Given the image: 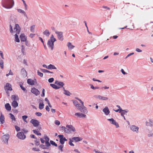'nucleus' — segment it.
Wrapping results in <instances>:
<instances>
[{"label": "nucleus", "mask_w": 153, "mask_h": 153, "mask_svg": "<svg viewBox=\"0 0 153 153\" xmlns=\"http://www.w3.org/2000/svg\"><path fill=\"white\" fill-rule=\"evenodd\" d=\"M1 3L2 6L7 9L12 8L14 4L13 0H2Z\"/></svg>", "instance_id": "1"}, {"label": "nucleus", "mask_w": 153, "mask_h": 153, "mask_svg": "<svg viewBox=\"0 0 153 153\" xmlns=\"http://www.w3.org/2000/svg\"><path fill=\"white\" fill-rule=\"evenodd\" d=\"M56 41V39L54 37L53 35L52 34L50 39H48L47 42V45L48 47L51 48V50L53 49L54 42Z\"/></svg>", "instance_id": "2"}, {"label": "nucleus", "mask_w": 153, "mask_h": 153, "mask_svg": "<svg viewBox=\"0 0 153 153\" xmlns=\"http://www.w3.org/2000/svg\"><path fill=\"white\" fill-rule=\"evenodd\" d=\"M66 127L67 128V129L68 130V132L67 133H69L72 131L74 132L76 131L75 128L72 125H67Z\"/></svg>", "instance_id": "3"}, {"label": "nucleus", "mask_w": 153, "mask_h": 153, "mask_svg": "<svg viewBox=\"0 0 153 153\" xmlns=\"http://www.w3.org/2000/svg\"><path fill=\"white\" fill-rule=\"evenodd\" d=\"M30 122L35 127H37L39 125V122L36 119H32Z\"/></svg>", "instance_id": "4"}, {"label": "nucleus", "mask_w": 153, "mask_h": 153, "mask_svg": "<svg viewBox=\"0 0 153 153\" xmlns=\"http://www.w3.org/2000/svg\"><path fill=\"white\" fill-rule=\"evenodd\" d=\"M55 33L57 34V37L58 39L61 41H62L63 39V32L61 31H55Z\"/></svg>", "instance_id": "5"}, {"label": "nucleus", "mask_w": 153, "mask_h": 153, "mask_svg": "<svg viewBox=\"0 0 153 153\" xmlns=\"http://www.w3.org/2000/svg\"><path fill=\"white\" fill-rule=\"evenodd\" d=\"M16 136L19 138L21 140H24L26 137V136L24 133L22 132H19L18 133Z\"/></svg>", "instance_id": "6"}, {"label": "nucleus", "mask_w": 153, "mask_h": 153, "mask_svg": "<svg viewBox=\"0 0 153 153\" xmlns=\"http://www.w3.org/2000/svg\"><path fill=\"white\" fill-rule=\"evenodd\" d=\"M9 137V135L8 134L3 135L2 137V139L4 143L5 142L7 144L8 141Z\"/></svg>", "instance_id": "7"}, {"label": "nucleus", "mask_w": 153, "mask_h": 153, "mask_svg": "<svg viewBox=\"0 0 153 153\" xmlns=\"http://www.w3.org/2000/svg\"><path fill=\"white\" fill-rule=\"evenodd\" d=\"M107 120L110 121L111 124L115 125L116 128H118L119 127L118 123L113 118L108 119H107Z\"/></svg>", "instance_id": "8"}, {"label": "nucleus", "mask_w": 153, "mask_h": 153, "mask_svg": "<svg viewBox=\"0 0 153 153\" xmlns=\"http://www.w3.org/2000/svg\"><path fill=\"white\" fill-rule=\"evenodd\" d=\"M13 29L14 30H15V32L16 33L19 34L21 30V28L18 24H15V27Z\"/></svg>", "instance_id": "9"}, {"label": "nucleus", "mask_w": 153, "mask_h": 153, "mask_svg": "<svg viewBox=\"0 0 153 153\" xmlns=\"http://www.w3.org/2000/svg\"><path fill=\"white\" fill-rule=\"evenodd\" d=\"M31 91L32 93L36 96H37L40 94V91L34 87L32 88Z\"/></svg>", "instance_id": "10"}, {"label": "nucleus", "mask_w": 153, "mask_h": 153, "mask_svg": "<svg viewBox=\"0 0 153 153\" xmlns=\"http://www.w3.org/2000/svg\"><path fill=\"white\" fill-rule=\"evenodd\" d=\"M4 88L7 94V91H11L12 90V88L11 87V85L9 83H6V85L4 87Z\"/></svg>", "instance_id": "11"}, {"label": "nucleus", "mask_w": 153, "mask_h": 153, "mask_svg": "<svg viewBox=\"0 0 153 153\" xmlns=\"http://www.w3.org/2000/svg\"><path fill=\"white\" fill-rule=\"evenodd\" d=\"M85 108L80 106V107L77 108V109L79 110L81 112L86 114L87 113L88 111L87 110V108L85 107Z\"/></svg>", "instance_id": "12"}, {"label": "nucleus", "mask_w": 153, "mask_h": 153, "mask_svg": "<svg viewBox=\"0 0 153 153\" xmlns=\"http://www.w3.org/2000/svg\"><path fill=\"white\" fill-rule=\"evenodd\" d=\"M19 38L22 42H25L27 39V37L24 33H22L20 36Z\"/></svg>", "instance_id": "13"}, {"label": "nucleus", "mask_w": 153, "mask_h": 153, "mask_svg": "<svg viewBox=\"0 0 153 153\" xmlns=\"http://www.w3.org/2000/svg\"><path fill=\"white\" fill-rule=\"evenodd\" d=\"M130 129L134 131H135L136 133L138 132L139 128L135 125H132L130 126Z\"/></svg>", "instance_id": "14"}, {"label": "nucleus", "mask_w": 153, "mask_h": 153, "mask_svg": "<svg viewBox=\"0 0 153 153\" xmlns=\"http://www.w3.org/2000/svg\"><path fill=\"white\" fill-rule=\"evenodd\" d=\"M75 115L79 118L85 117H86V115L80 113H75Z\"/></svg>", "instance_id": "15"}, {"label": "nucleus", "mask_w": 153, "mask_h": 153, "mask_svg": "<svg viewBox=\"0 0 153 153\" xmlns=\"http://www.w3.org/2000/svg\"><path fill=\"white\" fill-rule=\"evenodd\" d=\"M102 111L106 115H108L110 112L109 109L107 107H105L102 110Z\"/></svg>", "instance_id": "16"}, {"label": "nucleus", "mask_w": 153, "mask_h": 153, "mask_svg": "<svg viewBox=\"0 0 153 153\" xmlns=\"http://www.w3.org/2000/svg\"><path fill=\"white\" fill-rule=\"evenodd\" d=\"M5 122V118L4 115L1 113L0 116V123L1 124H4Z\"/></svg>", "instance_id": "17"}, {"label": "nucleus", "mask_w": 153, "mask_h": 153, "mask_svg": "<svg viewBox=\"0 0 153 153\" xmlns=\"http://www.w3.org/2000/svg\"><path fill=\"white\" fill-rule=\"evenodd\" d=\"M58 137L59 138V143L62 145H63L65 142L63 139V134H59Z\"/></svg>", "instance_id": "18"}, {"label": "nucleus", "mask_w": 153, "mask_h": 153, "mask_svg": "<svg viewBox=\"0 0 153 153\" xmlns=\"http://www.w3.org/2000/svg\"><path fill=\"white\" fill-rule=\"evenodd\" d=\"M17 10L18 12L22 13L24 16L27 19L28 18L27 14L24 10L20 9H17Z\"/></svg>", "instance_id": "19"}, {"label": "nucleus", "mask_w": 153, "mask_h": 153, "mask_svg": "<svg viewBox=\"0 0 153 153\" xmlns=\"http://www.w3.org/2000/svg\"><path fill=\"white\" fill-rule=\"evenodd\" d=\"M73 140H74L75 142H78L82 140V138L79 137H74L72 138Z\"/></svg>", "instance_id": "20"}, {"label": "nucleus", "mask_w": 153, "mask_h": 153, "mask_svg": "<svg viewBox=\"0 0 153 153\" xmlns=\"http://www.w3.org/2000/svg\"><path fill=\"white\" fill-rule=\"evenodd\" d=\"M18 103L16 100H13L11 103V105L13 107L16 108L18 106Z\"/></svg>", "instance_id": "21"}, {"label": "nucleus", "mask_w": 153, "mask_h": 153, "mask_svg": "<svg viewBox=\"0 0 153 153\" xmlns=\"http://www.w3.org/2000/svg\"><path fill=\"white\" fill-rule=\"evenodd\" d=\"M5 107L6 110L8 111H10L11 110V106L8 103H7L5 105Z\"/></svg>", "instance_id": "22"}, {"label": "nucleus", "mask_w": 153, "mask_h": 153, "mask_svg": "<svg viewBox=\"0 0 153 153\" xmlns=\"http://www.w3.org/2000/svg\"><path fill=\"white\" fill-rule=\"evenodd\" d=\"M73 103L75 106L77 108H78L80 106V104H79L77 100H72Z\"/></svg>", "instance_id": "23"}, {"label": "nucleus", "mask_w": 153, "mask_h": 153, "mask_svg": "<svg viewBox=\"0 0 153 153\" xmlns=\"http://www.w3.org/2000/svg\"><path fill=\"white\" fill-rule=\"evenodd\" d=\"M27 82V83L30 85H34L33 80L31 79H28Z\"/></svg>", "instance_id": "24"}, {"label": "nucleus", "mask_w": 153, "mask_h": 153, "mask_svg": "<svg viewBox=\"0 0 153 153\" xmlns=\"http://www.w3.org/2000/svg\"><path fill=\"white\" fill-rule=\"evenodd\" d=\"M67 46L68 49L70 50H71L75 47V46L72 45L71 43L69 42H68Z\"/></svg>", "instance_id": "25"}, {"label": "nucleus", "mask_w": 153, "mask_h": 153, "mask_svg": "<svg viewBox=\"0 0 153 153\" xmlns=\"http://www.w3.org/2000/svg\"><path fill=\"white\" fill-rule=\"evenodd\" d=\"M48 69L49 70L56 69V68L54 65L52 64H50L48 66Z\"/></svg>", "instance_id": "26"}, {"label": "nucleus", "mask_w": 153, "mask_h": 153, "mask_svg": "<svg viewBox=\"0 0 153 153\" xmlns=\"http://www.w3.org/2000/svg\"><path fill=\"white\" fill-rule=\"evenodd\" d=\"M50 85L53 88L56 89H59L60 87L59 86H57V85L54 84H50Z\"/></svg>", "instance_id": "27"}, {"label": "nucleus", "mask_w": 153, "mask_h": 153, "mask_svg": "<svg viewBox=\"0 0 153 153\" xmlns=\"http://www.w3.org/2000/svg\"><path fill=\"white\" fill-rule=\"evenodd\" d=\"M18 33H16L14 35L15 36V42H20V40L19 38V36L18 35H17Z\"/></svg>", "instance_id": "28"}, {"label": "nucleus", "mask_w": 153, "mask_h": 153, "mask_svg": "<svg viewBox=\"0 0 153 153\" xmlns=\"http://www.w3.org/2000/svg\"><path fill=\"white\" fill-rule=\"evenodd\" d=\"M43 33L47 36L48 37L50 35V33L49 32L48 30H46L43 32Z\"/></svg>", "instance_id": "29"}, {"label": "nucleus", "mask_w": 153, "mask_h": 153, "mask_svg": "<svg viewBox=\"0 0 153 153\" xmlns=\"http://www.w3.org/2000/svg\"><path fill=\"white\" fill-rule=\"evenodd\" d=\"M21 47H22V49L21 50V52L23 55H25L26 54V53L25 52V48L24 46L23 45H22Z\"/></svg>", "instance_id": "30"}, {"label": "nucleus", "mask_w": 153, "mask_h": 153, "mask_svg": "<svg viewBox=\"0 0 153 153\" xmlns=\"http://www.w3.org/2000/svg\"><path fill=\"white\" fill-rule=\"evenodd\" d=\"M19 86L21 89L24 91V92L26 93L27 92V90L26 89L22 86V84H20Z\"/></svg>", "instance_id": "31"}, {"label": "nucleus", "mask_w": 153, "mask_h": 153, "mask_svg": "<svg viewBox=\"0 0 153 153\" xmlns=\"http://www.w3.org/2000/svg\"><path fill=\"white\" fill-rule=\"evenodd\" d=\"M21 72L24 76L27 75V72L24 68H23L22 69Z\"/></svg>", "instance_id": "32"}, {"label": "nucleus", "mask_w": 153, "mask_h": 153, "mask_svg": "<svg viewBox=\"0 0 153 153\" xmlns=\"http://www.w3.org/2000/svg\"><path fill=\"white\" fill-rule=\"evenodd\" d=\"M44 105L43 102L42 103H39V109L42 110L43 109L44 107Z\"/></svg>", "instance_id": "33"}, {"label": "nucleus", "mask_w": 153, "mask_h": 153, "mask_svg": "<svg viewBox=\"0 0 153 153\" xmlns=\"http://www.w3.org/2000/svg\"><path fill=\"white\" fill-rule=\"evenodd\" d=\"M35 25H33L30 27V31L32 33H34L35 32Z\"/></svg>", "instance_id": "34"}, {"label": "nucleus", "mask_w": 153, "mask_h": 153, "mask_svg": "<svg viewBox=\"0 0 153 153\" xmlns=\"http://www.w3.org/2000/svg\"><path fill=\"white\" fill-rule=\"evenodd\" d=\"M9 115L10 116V118L13 120H14V121H15L16 119V118H15V117H14V115L12 113L9 114Z\"/></svg>", "instance_id": "35"}, {"label": "nucleus", "mask_w": 153, "mask_h": 153, "mask_svg": "<svg viewBox=\"0 0 153 153\" xmlns=\"http://www.w3.org/2000/svg\"><path fill=\"white\" fill-rule=\"evenodd\" d=\"M50 143H51V144L53 146H54L55 147L57 146V144L53 140H50Z\"/></svg>", "instance_id": "36"}, {"label": "nucleus", "mask_w": 153, "mask_h": 153, "mask_svg": "<svg viewBox=\"0 0 153 153\" xmlns=\"http://www.w3.org/2000/svg\"><path fill=\"white\" fill-rule=\"evenodd\" d=\"M69 140V141L68 142L69 144L71 146H74V145L73 143H72V142H73L74 141L71 138H70Z\"/></svg>", "instance_id": "37"}, {"label": "nucleus", "mask_w": 153, "mask_h": 153, "mask_svg": "<svg viewBox=\"0 0 153 153\" xmlns=\"http://www.w3.org/2000/svg\"><path fill=\"white\" fill-rule=\"evenodd\" d=\"M0 65L1 68L3 69L4 67L3 61L0 58Z\"/></svg>", "instance_id": "38"}, {"label": "nucleus", "mask_w": 153, "mask_h": 153, "mask_svg": "<svg viewBox=\"0 0 153 153\" xmlns=\"http://www.w3.org/2000/svg\"><path fill=\"white\" fill-rule=\"evenodd\" d=\"M90 85L91 86V88L93 90H95L96 89H99L100 88L99 87L96 86L94 87L93 85L92 84H90Z\"/></svg>", "instance_id": "39"}, {"label": "nucleus", "mask_w": 153, "mask_h": 153, "mask_svg": "<svg viewBox=\"0 0 153 153\" xmlns=\"http://www.w3.org/2000/svg\"><path fill=\"white\" fill-rule=\"evenodd\" d=\"M62 130H64V132L66 133H68V130L67 129V128H66L65 126H62L61 127Z\"/></svg>", "instance_id": "40"}, {"label": "nucleus", "mask_w": 153, "mask_h": 153, "mask_svg": "<svg viewBox=\"0 0 153 153\" xmlns=\"http://www.w3.org/2000/svg\"><path fill=\"white\" fill-rule=\"evenodd\" d=\"M64 94L68 96H70L71 94L70 93V92L68 90H66L65 91L64 93Z\"/></svg>", "instance_id": "41"}, {"label": "nucleus", "mask_w": 153, "mask_h": 153, "mask_svg": "<svg viewBox=\"0 0 153 153\" xmlns=\"http://www.w3.org/2000/svg\"><path fill=\"white\" fill-rule=\"evenodd\" d=\"M27 117V116L26 115H23L22 116V119L25 122H26V123H27V122L26 120V119Z\"/></svg>", "instance_id": "42"}, {"label": "nucleus", "mask_w": 153, "mask_h": 153, "mask_svg": "<svg viewBox=\"0 0 153 153\" xmlns=\"http://www.w3.org/2000/svg\"><path fill=\"white\" fill-rule=\"evenodd\" d=\"M44 139L45 140V142H49L50 139L47 136V135H45L44 137Z\"/></svg>", "instance_id": "43"}, {"label": "nucleus", "mask_w": 153, "mask_h": 153, "mask_svg": "<svg viewBox=\"0 0 153 153\" xmlns=\"http://www.w3.org/2000/svg\"><path fill=\"white\" fill-rule=\"evenodd\" d=\"M46 147L47 148V149H48L49 147L51 145V144L49 142H45Z\"/></svg>", "instance_id": "44"}, {"label": "nucleus", "mask_w": 153, "mask_h": 153, "mask_svg": "<svg viewBox=\"0 0 153 153\" xmlns=\"http://www.w3.org/2000/svg\"><path fill=\"white\" fill-rule=\"evenodd\" d=\"M23 2V3L25 6V10H27V6L26 4L25 1L24 0H22Z\"/></svg>", "instance_id": "45"}, {"label": "nucleus", "mask_w": 153, "mask_h": 153, "mask_svg": "<svg viewBox=\"0 0 153 153\" xmlns=\"http://www.w3.org/2000/svg\"><path fill=\"white\" fill-rule=\"evenodd\" d=\"M46 145H44L43 144H41L39 146V147L43 149H47V148L46 147Z\"/></svg>", "instance_id": "46"}, {"label": "nucleus", "mask_w": 153, "mask_h": 153, "mask_svg": "<svg viewBox=\"0 0 153 153\" xmlns=\"http://www.w3.org/2000/svg\"><path fill=\"white\" fill-rule=\"evenodd\" d=\"M64 85L63 82H60L59 83H58V85L59 86L60 88H62L63 86Z\"/></svg>", "instance_id": "47"}, {"label": "nucleus", "mask_w": 153, "mask_h": 153, "mask_svg": "<svg viewBox=\"0 0 153 153\" xmlns=\"http://www.w3.org/2000/svg\"><path fill=\"white\" fill-rule=\"evenodd\" d=\"M17 97L18 98V96L16 95H13L11 96V98L13 99L14 100H16Z\"/></svg>", "instance_id": "48"}, {"label": "nucleus", "mask_w": 153, "mask_h": 153, "mask_svg": "<svg viewBox=\"0 0 153 153\" xmlns=\"http://www.w3.org/2000/svg\"><path fill=\"white\" fill-rule=\"evenodd\" d=\"M63 145H61L59 146L58 147V149L60 150L61 152L63 151Z\"/></svg>", "instance_id": "49"}, {"label": "nucleus", "mask_w": 153, "mask_h": 153, "mask_svg": "<svg viewBox=\"0 0 153 153\" xmlns=\"http://www.w3.org/2000/svg\"><path fill=\"white\" fill-rule=\"evenodd\" d=\"M33 133L36 135H38L39 131L37 130L36 129H34L33 130Z\"/></svg>", "instance_id": "50"}, {"label": "nucleus", "mask_w": 153, "mask_h": 153, "mask_svg": "<svg viewBox=\"0 0 153 153\" xmlns=\"http://www.w3.org/2000/svg\"><path fill=\"white\" fill-rule=\"evenodd\" d=\"M37 74L38 75L40 76L41 77H42L43 76V74L40 72L39 70L37 71Z\"/></svg>", "instance_id": "51"}, {"label": "nucleus", "mask_w": 153, "mask_h": 153, "mask_svg": "<svg viewBox=\"0 0 153 153\" xmlns=\"http://www.w3.org/2000/svg\"><path fill=\"white\" fill-rule=\"evenodd\" d=\"M9 23L10 24V25H11L12 26V25H13L15 24V22L13 20H10V21Z\"/></svg>", "instance_id": "52"}, {"label": "nucleus", "mask_w": 153, "mask_h": 153, "mask_svg": "<svg viewBox=\"0 0 153 153\" xmlns=\"http://www.w3.org/2000/svg\"><path fill=\"white\" fill-rule=\"evenodd\" d=\"M36 140H35L34 141L36 143H35V145L38 146L39 145V140H38L37 139H36Z\"/></svg>", "instance_id": "53"}, {"label": "nucleus", "mask_w": 153, "mask_h": 153, "mask_svg": "<svg viewBox=\"0 0 153 153\" xmlns=\"http://www.w3.org/2000/svg\"><path fill=\"white\" fill-rule=\"evenodd\" d=\"M10 33H13V32L12 26L11 25H10Z\"/></svg>", "instance_id": "54"}, {"label": "nucleus", "mask_w": 153, "mask_h": 153, "mask_svg": "<svg viewBox=\"0 0 153 153\" xmlns=\"http://www.w3.org/2000/svg\"><path fill=\"white\" fill-rule=\"evenodd\" d=\"M54 80V79L53 78H51L48 79V81L49 83L52 82Z\"/></svg>", "instance_id": "55"}, {"label": "nucleus", "mask_w": 153, "mask_h": 153, "mask_svg": "<svg viewBox=\"0 0 153 153\" xmlns=\"http://www.w3.org/2000/svg\"><path fill=\"white\" fill-rule=\"evenodd\" d=\"M32 150L34 151L39 152L40 151L39 149L36 147H34L32 148Z\"/></svg>", "instance_id": "56"}, {"label": "nucleus", "mask_w": 153, "mask_h": 153, "mask_svg": "<svg viewBox=\"0 0 153 153\" xmlns=\"http://www.w3.org/2000/svg\"><path fill=\"white\" fill-rule=\"evenodd\" d=\"M15 129L17 131H18L20 130V128L17 126H15Z\"/></svg>", "instance_id": "57"}, {"label": "nucleus", "mask_w": 153, "mask_h": 153, "mask_svg": "<svg viewBox=\"0 0 153 153\" xmlns=\"http://www.w3.org/2000/svg\"><path fill=\"white\" fill-rule=\"evenodd\" d=\"M94 97L96 98H97L99 100H102V96L100 95H95Z\"/></svg>", "instance_id": "58"}, {"label": "nucleus", "mask_w": 153, "mask_h": 153, "mask_svg": "<svg viewBox=\"0 0 153 153\" xmlns=\"http://www.w3.org/2000/svg\"><path fill=\"white\" fill-rule=\"evenodd\" d=\"M129 111V110L128 109H125L123 110L122 109V110L121 111V112L122 111L125 114H126V113H127Z\"/></svg>", "instance_id": "59"}, {"label": "nucleus", "mask_w": 153, "mask_h": 153, "mask_svg": "<svg viewBox=\"0 0 153 153\" xmlns=\"http://www.w3.org/2000/svg\"><path fill=\"white\" fill-rule=\"evenodd\" d=\"M149 126H153V121L149 120Z\"/></svg>", "instance_id": "60"}, {"label": "nucleus", "mask_w": 153, "mask_h": 153, "mask_svg": "<svg viewBox=\"0 0 153 153\" xmlns=\"http://www.w3.org/2000/svg\"><path fill=\"white\" fill-rule=\"evenodd\" d=\"M55 123L56 125L59 126L60 124V123L59 121L56 120L55 121Z\"/></svg>", "instance_id": "61"}, {"label": "nucleus", "mask_w": 153, "mask_h": 153, "mask_svg": "<svg viewBox=\"0 0 153 153\" xmlns=\"http://www.w3.org/2000/svg\"><path fill=\"white\" fill-rule=\"evenodd\" d=\"M35 114L36 115L39 117L41 116L42 115V113L39 112H36L35 113Z\"/></svg>", "instance_id": "62"}, {"label": "nucleus", "mask_w": 153, "mask_h": 153, "mask_svg": "<svg viewBox=\"0 0 153 153\" xmlns=\"http://www.w3.org/2000/svg\"><path fill=\"white\" fill-rule=\"evenodd\" d=\"M134 53L132 52L128 54L127 56L125 57V59H126L128 57L134 54Z\"/></svg>", "instance_id": "63"}, {"label": "nucleus", "mask_w": 153, "mask_h": 153, "mask_svg": "<svg viewBox=\"0 0 153 153\" xmlns=\"http://www.w3.org/2000/svg\"><path fill=\"white\" fill-rule=\"evenodd\" d=\"M40 69L42 72L44 73H46V72L47 73V72L48 71V70L47 69H42V68H41Z\"/></svg>", "instance_id": "64"}]
</instances>
